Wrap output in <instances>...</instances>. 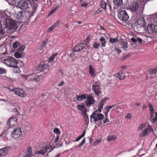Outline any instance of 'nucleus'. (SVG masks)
<instances>
[{"label":"nucleus","instance_id":"nucleus-1","mask_svg":"<svg viewBox=\"0 0 157 157\" xmlns=\"http://www.w3.org/2000/svg\"><path fill=\"white\" fill-rule=\"evenodd\" d=\"M17 6L19 8L29 13L30 14V16H33L36 10L34 5H32L29 2L24 0L19 1L17 3Z\"/></svg>","mask_w":157,"mask_h":157},{"label":"nucleus","instance_id":"nucleus-2","mask_svg":"<svg viewBox=\"0 0 157 157\" xmlns=\"http://www.w3.org/2000/svg\"><path fill=\"white\" fill-rule=\"evenodd\" d=\"M4 63L8 66L13 68H17V60L13 57H10L5 59Z\"/></svg>","mask_w":157,"mask_h":157},{"label":"nucleus","instance_id":"nucleus-3","mask_svg":"<svg viewBox=\"0 0 157 157\" xmlns=\"http://www.w3.org/2000/svg\"><path fill=\"white\" fill-rule=\"evenodd\" d=\"M98 110H95L92 114L90 116V121H91L92 119L93 118L94 121L96 122L100 120H103L104 119V116L102 113H98Z\"/></svg>","mask_w":157,"mask_h":157},{"label":"nucleus","instance_id":"nucleus-4","mask_svg":"<svg viewBox=\"0 0 157 157\" xmlns=\"http://www.w3.org/2000/svg\"><path fill=\"white\" fill-rule=\"evenodd\" d=\"M101 82L100 81L95 82L92 85V89L94 92L95 95L99 96L101 93V90L100 88Z\"/></svg>","mask_w":157,"mask_h":157},{"label":"nucleus","instance_id":"nucleus-5","mask_svg":"<svg viewBox=\"0 0 157 157\" xmlns=\"http://www.w3.org/2000/svg\"><path fill=\"white\" fill-rule=\"evenodd\" d=\"M22 134V132L20 128H13L11 135L14 139H17Z\"/></svg>","mask_w":157,"mask_h":157},{"label":"nucleus","instance_id":"nucleus-6","mask_svg":"<svg viewBox=\"0 0 157 157\" xmlns=\"http://www.w3.org/2000/svg\"><path fill=\"white\" fill-rule=\"evenodd\" d=\"M148 105L150 109V118L152 119L151 121L154 123L157 121V112L155 113L156 117L153 118V116L154 113V110L152 105L151 102L148 103Z\"/></svg>","mask_w":157,"mask_h":157},{"label":"nucleus","instance_id":"nucleus-7","mask_svg":"<svg viewBox=\"0 0 157 157\" xmlns=\"http://www.w3.org/2000/svg\"><path fill=\"white\" fill-rule=\"evenodd\" d=\"M21 76L24 77L25 80H28V78L29 77L30 78L32 79L30 77H32L33 78V80L36 82H38L40 80V78L41 77V75H38L35 74H29L28 75H22Z\"/></svg>","mask_w":157,"mask_h":157},{"label":"nucleus","instance_id":"nucleus-8","mask_svg":"<svg viewBox=\"0 0 157 157\" xmlns=\"http://www.w3.org/2000/svg\"><path fill=\"white\" fill-rule=\"evenodd\" d=\"M118 18L123 21H126L128 20L129 17L125 10H122L120 11L118 14Z\"/></svg>","mask_w":157,"mask_h":157},{"label":"nucleus","instance_id":"nucleus-9","mask_svg":"<svg viewBox=\"0 0 157 157\" xmlns=\"http://www.w3.org/2000/svg\"><path fill=\"white\" fill-rule=\"evenodd\" d=\"M17 120L16 117H11L7 121L6 125L9 127H13L17 124Z\"/></svg>","mask_w":157,"mask_h":157},{"label":"nucleus","instance_id":"nucleus-10","mask_svg":"<svg viewBox=\"0 0 157 157\" xmlns=\"http://www.w3.org/2000/svg\"><path fill=\"white\" fill-rule=\"evenodd\" d=\"M87 47V45L85 44L80 43L76 45L73 49L75 52H79L84 49H86Z\"/></svg>","mask_w":157,"mask_h":157},{"label":"nucleus","instance_id":"nucleus-11","mask_svg":"<svg viewBox=\"0 0 157 157\" xmlns=\"http://www.w3.org/2000/svg\"><path fill=\"white\" fill-rule=\"evenodd\" d=\"M52 148V147L50 145H47L43 147L40 151H37L35 152L34 153L35 155H37L39 154H41L43 155H44L47 152L48 150Z\"/></svg>","mask_w":157,"mask_h":157},{"label":"nucleus","instance_id":"nucleus-12","mask_svg":"<svg viewBox=\"0 0 157 157\" xmlns=\"http://www.w3.org/2000/svg\"><path fill=\"white\" fill-rule=\"evenodd\" d=\"M15 94L21 97H24L25 94L24 91L22 89L16 88L13 89L12 90Z\"/></svg>","mask_w":157,"mask_h":157},{"label":"nucleus","instance_id":"nucleus-13","mask_svg":"<svg viewBox=\"0 0 157 157\" xmlns=\"http://www.w3.org/2000/svg\"><path fill=\"white\" fill-rule=\"evenodd\" d=\"M147 30L150 33H155L157 32V25L149 24L147 26Z\"/></svg>","mask_w":157,"mask_h":157},{"label":"nucleus","instance_id":"nucleus-14","mask_svg":"<svg viewBox=\"0 0 157 157\" xmlns=\"http://www.w3.org/2000/svg\"><path fill=\"white\" fill-rule=\"evenodd\" d=\"M86 100L85 102L86 106L89 107L95 104V101L93 97L90 96L86 97Z\"/></svg>","mask_w":157,"mask_h":157},{"label":"nucleus","instance_id":"nucleus-15","mask_svg":"<svg viewBox=\"0 0 157 157\" xmlns=\"http://www.w3.org/2000/svg\"><path fill=\"white\" fill-rule=\"evenodd\" d=\"M107 98H105L99 102L98 105V109L97 110L98 111V112L100 113L101 112V109H103V107L105 103L107 100Z\"/></svg>","mask_w":157,"mask_h":157},{"label":"nucleus","instance_id":"nucleus-16","mask_svg":"<svg viewBox=\"0 0 157 157\" xmlns=\"http://www.w3.org/2000/svg\"><path fill=\"white\" fill-rule=\"evenodd\" d=\"M139 8V4L136 2H132L130 6V9L132 12H135L138 10Z\"/></svg>","mask_w":157,"mask_h":157},{"label":"nucleus","instance_id":"nucleus-17","mask_svg":"<svg viewBox=\"0 0 157 157\" xmlns=\"http://www.w3.org/2000/svg\"><path fill=\"white\" fill-rule=\"evenodd\" d=\"M8 25L10 29L11 30L16 29H17V26L16 22L12 20H9V23L8 24Z\"/></svg>","mask_w":157,"mask_h":157},{"label":"nucleus","instance_id":"nucleus-18","mask_svg":"<svg viewBox=\"0 0 157 157\" xmlns=\"http://www.w3.org/2000/svg\"><path fill=\"white\" fill-rule=\"evenodd\" d=\"M119 43L120 45L122 46V48L126 50L128 47V43L127 41H124L123 39H120L119 40Z\"/></svg>","mask_w":157,"mask_h":157},{"label":"nucleus","instance_id":"nucleus-19","mask_svg":"<svg viewBox=\"0 0 157 157\" xmlns=\"http://www.w3.org/2000/svg\"><path fill=\"white\" fill-rule=\"evenodd\" d=\"M77 106L78 109L81 111L82 114L86 112V108L85 107V105H78Z\"/></svg>","mask_w":157,"mask_h":157},{"label":"nucleus","instance_id":"nucleus-20","mask_svg":"<svg viewBox=\"0 0 157 157\" xmlns=\"http://www.w3.org/2000/svg\"><path fill=\"white\" fill-rule=\"evenodd\" d=\"M116 75V76L118 77L120 80H123L125 78V75L122 70L120 72L117 73Z\"/></svg>","mask_w":157,"mask_h":157},{"label":"nucleus","instance_id":"nucleus-21","mask_svg":"<svg viewBox=\"0 0 157 157\" xmlns=\"http://www.w3.org/2000/svg\"><path fill=\"white\" fill-rule=\"evenodd\" d=\"M47 65L45 64L40 65L37 68V70L40 71H44L47 69Z\"/></svg>","mask_w":157,"mask_h":157},{"label":"nucleus","instance_id":"nucleus-22","mask_svg":"<svg viewBox=\"0 0 157 157\" xmlns=\"http://www.w3.org/2000/svg\"><path fill=\"white\" fill-rule=\"evenodd\" d=\"M86 94H81L78 95H77L76 99L78 101H81L83 100L86 98Z\"/></svg>","mask_w":157,"mask_h":157},{"label":"nucleus","instance_id":"nucleus-23","mask_svg":"<svg viewBox=\"0 0 157 157\" xmlns=\"http://www.w3.org/2000/svg\"><path fill=\"white\" fill-rule=\"evenodd\" d=\"M75 52L74 49L72 51H67L66 52V55L70 57H71V58L73 59H75L76 58V56H75L74 54V52Z\"/></svg>","mask_w":157,"mask_h":157},{"label":"nucleus","instance_id":"nucleus-24","mask_svg":"<svg viewBox=\"0 0 157 157\" xmlns=\"http://www.w3.org/2000/svg\"><path fill=\"white\" fill-rule=\"evenodd\" d=\"M89 73L90 75L93 77H94L96 75L94 69L93 68L91 65L89 66Z\"/></svg>","mask_w":157,"mask_h":157},{"label":"nucleus","instance_id":"nucleus-25","mask_svg":"<svg viewBox=\"0 0 157 157\" xmlns=\"http://www.w3.org/2000/svg\"><path fill=\"white\" fill-rule=\"evenodd\" d=\"M8 151L6 147H5L0 149V155L3 156L7 153Z\"/></svg>","mask_w":157,"mask_h":157},{"label":"nucleus","instance_id":"nucleus-26","mask_svg":"<svg viewBox=\"0 0 157 157\" xmlns=\"http://www.w3.org/2000/svg\"><path fill=\"white\" fill-rule=\"evenodd\" d=\"M5 33V28L2 27V25L0 23V36L3 37L4 36Z\"/></svg>","mask_w":157,"mask_h":157},{"label":"nucleus","instance_id":"nucleus-27","mask_svg":"<svg viewBox=\"0 0 157 157\" xmlns=\"http://www.w3.org/2000/svg\"><path fill=\"white\" fill-rule=\"evenodd\" d=\"M157 71V67H156L153 69H151L148 71V73L149 74L153 75L155 74Z\"/></svg>","mask_w":157,"mask_h":157},{"label":"nucleus","instance_id":"nucleus-28","mask_svg":"<svg viewBox=\"0 0 157 157\" xmlns=\"http://www.w3.org/2000/svg\"><path fill=\"white\" fill-rule=\"evenodd\" d=\"M114 4L118 6H121L123 4L122 0H113Z\"/></svg>","mask_w":157,"mask_h":157},{"label":"nucleus","instance_id":"nucleus-29","mask_svg":"<svg viewBox=\"0 0 157 157\" xmlns=\"http://www.w3.org/2000/svg\"><path fill=\"white\" fill-rule=\"evenodd\" d=\"M107 140L108 141H110L115 140L117 138V137L115 135H112L108 136H107Z\"/></svg>","mask_w":157,"mask_h":157},{"label":"nucleus","instance_id":"nucleus-30","mask_svg":"<svg viewBox=\"0 0 157 157\" xmlns=\"http://www.w3.org/2000/svg\"><path fill=\"white\" fill-rule=\"evenodd\" d=\"M101 43V46L103 47H105V39L103 37H101L99 40Z\"/></svg>","mask_w":157,"mask_h":157},{"label":"nucleus","instance_id":"nucleus-31","mask_svg":"<svg viewBox=\"0 0 157 157\" xmlns=\"http://www.w3.org/2000/svg\"><path fill=\"white\" fill-rule=\"evenodd\" d=\"M82 115L83 116L85 122L88 123L89 121V118L86 113L82 114Z\"/></svg>","mask_w":157,"mask_h":157},{"label":"nucleus","instance_id":"nucleus-32","mask_svg":"<svg viewBox=\"0 0 157 157\" xmlns=\"http://www.w3.org/2000/svg\"><path fill=\"white\" fill-rule=\"evenodd\" d=\"M21 45L20 42L16 41L14 42L13 44V47L14 48H18Z\"/></svg>","mask_w":157,"mask_h":157},{"label":"nucleus","instance_id":"nucleus-33","mask_svg":"<svg viewBox=\"0 0 157 157\" xmlns=\"http://www.w3.org/2000/svg\"><path fill=\"white\" fill-rule=\"evenodd\" d=\"M57 55L58 54L57 53H55L53 54L49 58L48 62H52L53 60H54L55 57H56Z\"/></svg>","mask_w":157,"mask_h":157},{"label":"nucleus","instance_id":"nucleus-34","mask_svg":"<svg viewBox=\"0 0 157 157\" xmlns=\"http://www.w3.org/2000/svg\"><path fill=\"white\" fill-rule=\"evenodd\" d=\"M147 129L146 128L143 131L142 133L140 134V135L141 137L145 136L147 134Z\"/></svg>","mask_w":157,"mask_h":157},{"label":"nucleus","instance_id":"nucleus-35","mask_svg":"<svg viewBox=\"0 0 157 157\" xmlns=\"http://www.w3.org/2000/svg\"><path fill=\"white\" fill-rule=\"evenodd\" d=\"M101 7L104 10L106 9V3L105 1H102L100 3Z\"/></svg>","mask_w":157,"mask_h":157},{"label":"nucleus","instance_id":"nucleus-36","mask_svg":"<svg viewBox=\"0 0 157 157\" xmlns=\"http://www.w3.org/2000/svg\"><path fill=\"white\" fill-rule=\"evenodd\" d=\"M118 41H119V40L117 37H116L115 38H111L109 41L111 43L113 44L116 42H117Z\"/></svg>","mask_w":157,"mask_h":157},{"label":"nucleus","instance_id":"nucleus-37","mask_svg":"<svg viewBox=\"0 0 157 157\" xmlns=\"http://www.w3.org/2000/svg\"><path fill=\"white\" fill-rule=\"evenodd\" d=\"M115 106L113 105L111 106H108L105 108V112L108 113L111 109Z\"/></svg>","mask_w":157,"mask_h":157},{"label":"nucleus","instance_id":"nucleus-38","mask_svg":"<svg viewBox=\"0 0 157 157\" xmlns=\"http://www.w3.org/2000/svg\"><path fill=\"white\" fill-rule=\"evenodd\" d=\"M26 154L30 155H32V148L30 147H29L27 151Z\"/></svg>","mask_w":157,"mask_h":157},{"label":"nucleus","instance_id":"nucleus-39","mask_svg":"<svg viewBox=\"0 0 157 157\" xmlns=\"http://www.w3.org/2000/svg\"><path fill=\"white\" fill-rule=\"evenodd\" d=\"M60 21L59 20L57 21L53 25L51 26L52 27L53 29H54L56 28L60 22Z\"/></svg>","mask_w":157,"mask_h":157},{"label":"nucleus","instance_id":"nucleus-40","mask_svg":"<svg viewBox=\"0 0 157 157\" xmlns=\"http://www.w3.org/2000/svg\"><path fill=\"white\" fill-rule=\"evenodd\" d=\"M60 21L59 20L57 21L53 25L51 26L52 27L53 29H54L56 28L60 22Z\"/></svg>","mask_w":157,"mask_h":157},{"label":"nucleus","instance_id":"nucleus-41","mask_svg":"<svg viewBox=\"0 0 157 157\" xmlns=\"http://www.w3.org/2000/svg\"><path fill=\"white\" fill-rule=\"evenodd\" d=\"M141 19L139 18L137 21V22L139 25H140V24L144 23V19L142 18H141Z\"/></svg>","mask_w":157,"mask_h":157},{"label":"nucleus","instance_id":"nucleus-42","mask_svg":"<svg viewBox=\"0 0 157 157\" xmlns=\"http://www.w3.org/2000/svg\"><path fill=\"white\" fill-rule=\"evenodd\" d=\"M101 141L102 140L101 139L96 140V141L93 143V145L94 146H96L98 144L100 143L101 142Z\"/></svg>","mask_w":157,"mask_h":157},{"label":"nucleus","instance_id":"nucleus-43","mask_svg":"<svg viewBox=\"0 0 157 157\" xmlns=\"http://www.w3.org/2000/svg\"><path fill=\"white\" fill-rule=\"evenodd\" d=\"M25 47L24 45L20 46L18 49V51L20 52H22L25 49Z\"/></svg>","mask_w":157,"mask_h":157},{"label":"nucleus","instance_id":"nucleus-44","mask_svg":"<svg viewBox=\"0 0 157 157\" xmlns=\"http://www.w3.org/2000/svg\"><path fill=\"white\" fill-rule=\"evenodd\" d=\"M100 46V44L97 42H94L93 45L94 47L95 48H98Z\"/></svg>","mask_w":157,"mask_h":157},{"label":"nucleus","instance_id":"nucleus-45","mask_svg":"<svg viewBox=\"0 0 157 157\" xmlns=\"http://www.w3.org/2000/svg\"><path fill=\"white\" fill-rule=\"evenodd\" d=\"M17 16L20 17V19L22 18L23 17V12L22 11H19L17 13Z\"/></svg>","mask_w":157,"mask_h":157},{"label":"nucleus","instance_id":"nucleus-46","mask_svg":"<svg viewBox=\"0 0 157 157\" xmlns=\"http://www.w3.org/2000/svg\"><path fill=\"white\" fill-rule=\"evenodd\" d=\"M53 132L54 133L59 134L60 133V131L58 128H55L53 130Z\"/></svg>","mask_w":157,"mask_h":157},{"label":"nucleus","instance_id":"nucleus-47","mask_svg":"<svg viewBox=\"0 0 157 157\" xmlns=\"http://www.w3.org/2000/svg\"><path fill=\"white\" fill-rule=\"evenodd\" d=\"M21 54L20 53H18V52L15 53L14 54L15 57L17 58H20L21 57Z\"/></svg>","mask_w":157,"mask_h":157},{"label":"nucleus","instance_id":"nucleus-48","mask_svg":"<svg viewBox=\"0 0 157 157\" xmlns=\"http://www.w3.org/2000/svg\"><path fill=\"white\" fill-rule=\"evenodd\" d=\"M47 43V42L46 41H44L40 45V48L42 49L45 46Z\"/></svg>","mask_w":157,"mask_h":157},{"label":"nucleus","instance_id":"nucleus-49","mask_svg":"<svg viewBox=\"0 0 157 157\" xmlns=\"http://www.w3.org/2000/svg\"><path fill=\"white\" fill-rule=\"evenodd\" d=\"M6 70L2 68H0V74H2L6 73Z\"/></svg>","mask_w":157,"mask_h":157},{"label":"nucleus","instance_id":"nucleus-50","mask_svg":"<svg viewBox=\"0 0 157 157\" xmlns=\"http://www.w3.org/2000/svg\"><path fill=\"white\" fill-rule=\"evenodd\" d=\"M125 118L131 120L132 118V114L130 113H128L126 116Z\"/></svg>","mask_w":157,"mask_h":157},{"label":"nucleus","instance_id":"nucleus-51","mask_svg":"<svg viewBox=\"0 0 157 157\" xmlns=\"http://www.w3.org/2000/svg\"><path fill=\"white\" fill-rule=\"evenodd\" d=\"M147 129V132L148 131L149 132H151V131L153 130V129H152V127L149 125L148 126Z\"/></svg>","mask_w":157,"mask_h":157},{"label":"nucleus","instance_id":"nucleus-52","mask_svg":"<svg viewBox=\"0 0 157 157\" xmlns=\"http://www.w3.org/2000/svg\"><path fill=\"white\" fill-rule=\"evenodd\" d=\"M85 142V139H83L81 142L80 143V144L79 145V146L80 147L83 144H84Z\"/></svg>","mask_w":157,"mask_h":157},{"label":"nucleus","instance_id":"nucleus-53","mask_svg":"<svg viewBox=\"0 0 157 157\" xmlns=\"http://www.w3.org/2000/svg\"><path fill=\"white\" fill-rule=\"evenodd\" d=\"M13 112H15V115H19L18 111L17 109L16 108H14L13 110Z\"/></svg>","mask_w":157,"mask_h":157},{"label":"nucleus","instance_id":"nucleus-54","mask_svg":"<svg viewBox=\"0 0 157 157\" xmlns=\"http://www.w3.org/2000/svg\"><path fill=\"white\" fill-rule=\"evenodd\" d=\"M114 50L118 54L121 53V50L120 49H118L117 48H115V49H114Z\"/></svg>","mask_w":157,"mask_h":157},{"label":"nucleus","instance_id":"nucleus-55","mask_svg":"<svg viewBox=\"0 0 157 157\" xmlns=\"http://www.w3.org/2000/svg\"><path fill=\"white\" fill-rule=\"evenodd\" d=\"M108 118L106 117L105 119L103 121L104 123H107L109 122L110 121L108 120Z\"/></svg>","mask_w":157,"mask_h":157},{"label":"nucleus","instance_id":"nucleus-56","mask_svg":"<svg viewBox=\"0 0 157 157\" xmlns=\"http://www.w3.org/2000/svg\"><path fill=\"white\" fill-rule=\"evenodd\" d=\"M58 7H55L53 10H52L51 12H50V13L52 14L53 13H54L56 10L58 9Z\"/></svg>","mask_w":157,"mask_h":157},{"label":"nucleus","instance_id":"nucleus-57","mask_svg":"<svg viewBox=\"0 0 157 157\" xmlns=\"http://www.w3.org/2000/svg\"><path fill=\"white\" fill-rule=\"evenodd\" d=\"M87 3H82L81 4V7H86L87 6Z\"/></svg>","mask_w":157,"mask_h":157},{"label":"nucleus","instance_id":"nucleus-58","mask_svg":"<svg viewBox=\"0 0 157 157\" xmlns=\"http://www.w3.org/2000/svg\"><path fill=\"white\" fill-rule=\"evenodd\" d=\"M54 29H53L52 27L51 26V27H49L48 28V32H51Z\"/></svg>","mask_w":157,"mask_h":157},{"label":"nucleus","instance_id":"nucleus-59","mask_svg":"<svg viewBox=\"0 0 157 157\" xmlns=\"http://www.w3.org/2000/svg\"><path fill=\"white\" fill-rule=\"evenodd\" d=\"M100 11V10L99 9L95 11L94 13V15H96V14L99 13Z\"/></svg>","mask_w":157,"mask_h":157},{"label":"nucleus","instance_id":"nucleus-60","mask_svg":"<svg viewBox=\"0 0 157 157\" xmlns=\"http://www.w3.org/2000/svg\"><path fill=\"white\" fill-rule=\"evenodd\" d=\"M131 40L133 42H136L137 41V40L135 38L132 37L131 38Z\"/></svg>","mask_w":157,"mask_h":157},{"label":"nucleus","instance_id":"nucleus-61","mask_svg":"<svg viewBox=\"0 0 157 157\" xmlns=\"http://www.w3.org/2000/svg\"><path fill=\"white\" fill-rule=\"evenodd\" d=\"M137 41H138V42L139 43H142V39L141 38H140L139 37H138L137 39Z\"/></svg>","mask_w":157,"mask_h":157},{"label":"nucleus","instance_id":"nucleus-62","mask_svg":"<svg viewBox=\"0 0 157 157\" xmlns=\"http://www.w3.org/2000/svg\"><path fill=\"white\" fill-rule=\"evenodd\" d=\"M85 133H86V131H85V130H84V131L83 132V133L82 134V135H81L80 136L82 138V137H83L85 136Z\"/></svg>","mask_w":157,"mask_h":157},{"label":"nucleus","instance_id":"nucleus-63","mask_svg":"<svg viewBox=\"0 0 157 157\" xmlns=\"http://www.w3.org/2000/svg\"><path fill=\"white\" fill-rule=\"evenodd\" d=\"M143 128V125L141 124L139 127L138 130H141Z\"/></svg>","mask_w":157,"mask_h":157},{"label":"nucleus","instance_id":"nucleus-64","mask_svg":"<svg viewBox=\"0 0 157 157\" xmlns=\"http://www.w3.org/2000/svg\"><path fill=\"white\" fill-rule=\"evenodd\" d=\"M32 155H30L26 154L24 156V157H32Z\"/></svg>","mask_w":157,"mask_h":157}]
</instances>
